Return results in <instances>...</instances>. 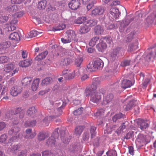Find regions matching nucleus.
<instances>
[{"label":"nucleus","mask_w":156,"mask_h":156,"mask_svg":"<svg viewBox=\"0 0 156 156\" xmlns=\"http://www.w3.org/2000/svg\"><path fill=\"white\" fill-rule=\"evenodd\" d=\"M60 133L61 136V139L63 141V142L65 144L68 143L69 142L70 140L68 138L66 139V138H65L66 137L63 136V134H64V132H61Z\"/></svg>","instance_id":"37998d69"},{"label":"nucleus","mask_w":156,"mask_h":156,"mask_svg":"<svg viewBox=\"0 0 156 156\" xmlns=\"http://www.w3.org/2000/svg\"><path fill=\"white\" fill-rule=\"evenodd\" d=\"M67 36L71 41L76 37V35L75 31L72 30H69L66 32Z\"/></svg>","instance_id":"6ab92c4d"},{"label":"nucleus","mask_w":156,"mask_h":156,"mask_svg":"<svg viewBox=\"0 0 156 156\" xmlns=\"http://www.w3.org/2000/svg\"><path fill=\"white\" fill-rule=\"evenodd\" d=\"M99 38L98 37H95L92 38L89 43L90 46L93 47L99 41Z\"/></svg>","instance_id":"473e14b6"},{"label":"nucleus","mask_w":156,"mask_h":156,"mask_svg":"<svg viewBox=\"0 0 156 156\" xmlns=\"http://www.w3.org/2000/svg\"><path fill=\"white\" fill-rule=\"evenodd\" d=\"M146 20L148 23H152L154 21L155 23L156 24V11L154 12L151 16H148Z\"/></svg>","instance_id":"dca6fc26"},{"label":"nucleus","mask_w":156,"mask_h":156,"mask_svg":"<svg viewBox=\"0 0 156 156\" xmlns=\"http://www.w3.org/2000/svg\"><path fill=\"white\" fill-rule=\"evenodd\" d=\"M52 79L50 77H47L42 81L41 84L43 86L47 85L50 83Z\"/></svg>","instance_id":"a19ab883"},{"label":"nucleus","mask_w":156,"mask_h":156,"mask_svg":"<svg viewBox=\"0 0 156 156\" xmlns=\"http://www.w3.org/2000/svg\"><path fill=\"white\" fill-rule=\"evenodd\" d=\"M56 139L53 136H51L47 140L46 143L48 145L52 146L55 145Z\"/></svg>","instance_id":"2f4dec72"},{"label":"nucleus","mask_w":156,"mask_h":156,"mask_svg":"<svg viewBox=\"0 0 156 156\" xmlns=\"http://www.w3.org/2000/svg\"><path fill=\"white\" fill-rule=\"evenodd\" d=\"M9 58L6 56H2L0 57V63H4L8 62Z\"/></svg>","instance_id":"49530a36"},{"label":"nucleus","mask_w":156,"mask_h":156,"mask_svg":"<svg viewBox=\"0 0 156 156\" xmlns=\"http://www.w3.org/2000/svg\"><path fill=\"white\" fill-rule=\"evenodd\" d=\"M132 85L131 81L127 79H124L121 81V86L122 88L125 89L129 87Z\"/></svg>","instance_id":"9d476101"},{"label":"nucleus","mask_w":156,"mask_h":156,"mask_svg":"<svg viewBox=\"0 0 156 156\" xmlns=\"http://www.w3.org/2000/svg\"><path fill=\"white\" fill-rule=\"evenodd\" d=\"M110 12L115 18L119 17L120 14L119 10L116 8H112L110 10Z\"/></svg>","instance_id":"f3484780"},{"label":"nucleus","mask_w":156,"mask_h":156,"mask_svg":"<svg viewBox=\"0 0 156 156\" xmlns=\"http://www.w3.org/2000/svg\"><path fill=\"white\" fill-rule=\"evenodd\" d=\"M94 33L96 35H101L102 34L104 31V29L100 25L96 26L94 29Z\"/></svg>","instance_id":"a211bd4d"},{"label":"nucleus","mask_w":156,"mask_h":156,"mask_svg":"<svg viewBox=\"0 0 156 156\" xmlns=\"http://www.w3.org/2000/svg\"><path fill=\"white\" fill-rule=\"evenodd\" d=\"M80 5V0H72L68 4L69 7L73 10H76Z\"/></svg>","instance_id":"423d86ee"},{"label":"nucleus","mask_w":156,"mask_h":156,"mask_svg":"<svg viewBox=\"0 0 156 156\" xmlns=\"http://www.w3.org/2000/svg\"><path fill=\"white\" fill-rule=\"evenodd\" d=\"M66 27V25L64 24H61L59 25L58 26L54 27L53 29V31H56L60 30H63Z\"/></svg>","instance_id":"79ce46f5"},{"label":"nucleus","mask_w":156,"mask_h":156,"mask_svg":"<svg viewBox=\"0 0 156 156\" xmlns=\"http://www.w3.org/2000/svg\"><path fill=\"white\" fill-rule=\"evenodd\" d=\"M48 119L51 121L53 120V119H52L51 120L50 118L49 119V116L48 117H45L42 122V123L44 126H47L48 125L49 123V121L48 120Z\"/></svg>","instance_id":"8fccbe9b"},{"label":"nucleus","mask_w":156,"mask_h":156,"mask_svg":"<svg viewBox=\"0 0 156 156\" xmlns=\"http://www.w3.org/2000/svg\"><path fill=\"white\" fill-rule=\"evenodd\" d=\"M48 54V52L47 51H45L37 56L35 58V59L38 61H40L45 58Z\"/></svg>","instance_id":"393cba45"},{"label":"nucleus","mask_w":156,"mask_h":156,"mask_svg":"<svg viewBox=\"0 0 156 156\" xmlns=\"http://www.w3.org/2000/svg\"><path fill=\"white\" fill-rule=\"evenodd\" d=\"M47 4V2L46 0H41L38 2L37 7L40 9H44Z\"/></svg>","instance_id":"bb28decb"},{"label":"nucleus","mask_w":156,"mask_h":156,"mask_svg":"<svg viewBox=\"0 0 156 156\" xmlns=\"http://www.w3.org/2000/svg\"><path fill=\"white\" fill-rule=\"evenodd\" d=\"M9 38L11 40L16 41L20 40L19 35L18 33L16 32L11 33L9 36Z\"/></svg>","instance_id":"b1692460"},{"label":"nucleus","mask_w":156,"mask_h":156,"mask_svg":"<svg viewBox=\"0 0 156 156\" xmlns=\"http://www.w3.org/2000/svg\"><path fill=\"white\" fill-rule=\"evenodd\" d=\"M79 74V71L78 70H74L72 73L69 74L67 76L65 77L66 80H70L73 79L76 75Z\"/></svg>","instance_id":"4be33fe9"},{"label":"nucleus","mask_w":156,"mask_h":156,"mask_svg":"<svg viewBox=\"0 0 156 156\" xmlns=\"http://www.w3.org/2000/svg\"><path fill=\"white\" fill-rule=\"evenodd\" d=\"M87 20V18L85 16H82L78 18L75 21L76 23L77 24H81L84 21Z\"/></svg>","instance_id":"ea45409f"},{"label":"nucleus","mask_w":156,"mask_h":156,"mask_svg":"<svg viewBox=\"0 0 156 156\" xmlns=\"http://www.w3.org/2000/svg\"><path fill=\"white\" fill-rule=\"evenodd\" d=\"M134 34V32L128 34L127 37V39L126 41L127 42H130L133 38V36Z\"/></svg>","instance_id":"4d7b16f0"},{"label":"nucleus","mask_w":156,"mask_h":156,"mask_svg":"<svg viewBox=\"0 0 156 156\" xmlns=\"http://www.w3.org/2000/svg\"><path fill=\"white\" fill-rule=\"evenodd\" d=\"M26 135L24 137L27 139H31L34 138L36 135V133L35 132H32V129H27L26 131Z\"/></svg>","instance_id":"6e6552de"},{"label":"nucleus","mask_w":156,"mask_h":156,"mask_svg":"<svg viewBox=\"0 0 156 156\" xmlns=\"http://www.w3.org/2000/svg\"><path fill=\"white\" fill-rule=\"evenodd\" d=\"M36 112V110L34 107H32L28 109L27 112V115L30 116H34Z\"/></svg>","instance_id":"72a5a7b5"},{"label":"nucleus","mask_w":156,"mask_h":156,"mask_svg":"<svg viewBox=\"0 0 156 156\" xmlns=\"http://www.w3.org/2000/svg\"><path fill=\"white\" fill-rule=\"evenodd\" d=\"M8 19V16H2L0 17V22L1 23H5L6 22Z\"/></svg>","instance_id":"680f3d73"},{"label":"nucleus","mask_w":156,"mask_h":156,"mask_svg":"<svg viewBox=\"0 0 156 156\" xmlns=\"http://www.w3.org/2000/svg\"><path fill=\"white\" fill-rule=\"evenodd\" d=\"M48 137V134L45 132H41L39 133L37 138L39 140L42 141Z\"/></svg>","instance_id":"c756f323"},{"label":"nucleus","mask_w":156,"mask_h":156,"mask_svg":"<svg viewBox=\"0 0 156 156\" xmlns=\"http://www.w3.org/2000/svg\"><path fill=\"white\" fill-rule=\"evenodd\" d=\"M19 114V118L22 119L23 118L24 114V112L23 110L21 108H17L15 110V112L13 115L14 117H16V115Z\"/></svg>","instance_id":"f8f14e48"},{"label":"nucleus","mask_w":156,"mask_h":156,"mask_svg":"<svg viewBox=\"0 0 156 156\" xmlns=\"http://www.w3.org/2000/svg\"><path fill=\"white\" fill-rule=\"evenodd\" d=\"M100 83V81L98 78H94L93 79L92 83L90 87H87L85 90V93L87 96L90 94L96 93L95 91L97 87H98Z\"/></svg>","instance_id":"f257e3e1"},{"label":"nucleus","mask_w":156,"mask_h":156,"mask_svg":"<svg viewBox=\"0 0 156 156\" xmlns=\"http://www.w3.org/2000/svg\"><path fill=\"white\" fill-rule=\"evenodd\" d=\"M113 98V94H111L105 96L103 98V103L104 105H106L109 103L112 100Z\"/></svg>","instance_id":"ddd939ff"},{"label":"nucleus","mask_w":156,"mask_h":156,"mask_svg":"<svg viewBox=\"0 0 156 156\" xmlns=\"http://www.w3.org/2000/svg\"><path fill=\"white\" fill-rule=\"evenodd\" d=\"M104 10L102 8L100 7H98L92 10V15L93 16H96L98 15H101L103 13Z\"/></svg>","instance_id":"4468645a"},{"label":"nucleus","mask_w":156,"mask_h":156,"mask_svg":"<svg viewBox=\"0 0 156 156\" xmlns=\"http://www.w3.org/2000/svg\"><path fill=\"white\" fill-rule=\"evenodd\" d=\"M71 71V70L68 69H66L63 71L62 72V76H64L65 78L66 76H67L68 74V73Z\"/></svg>","instance_id":"338daca9"},{"label":"nucleus","mask_w":156,"mask_h":156,"mask_svg":"<svg viewBox=\"0 0 156 156\" xmlns=\"http://www.w3.org/2000/svg\"><path fill=\"white\" fill-rule=\"evenodd\" d=\"M107 156H117V154L115 150H111L108 151L106 153Z\"/></svg>","instance_id":"09e8293b"},{"label":"nucleus","mask_w":156,"mask_h":156,"mask_svg":"<svg viewBox=\"0 0 156 156\" xmlns=\"http://www.w3.org/2000/svg\"><path fill=\"white\" fill-rule=\"evenodd\" d=\"M121 49L120 48H117L113 49L110 54L109 59L112 61H114L117 57V55L121 52Z\"/></svg>","instance_id":"0eeeda50"},{"label":"nucleus","mask_w":156,"mask_h":156,"mask_svg":"<svg viewBox=\"0 0 156 156\" xmlns=\"http://www.w3.org/2000/svg\"><path fill=\"white\" fill-rule=\"evenodd\" d=\"M15 68V65L12 63H10L6 65L4 70L6 72L9 73L14 69Z\"/></svg>","instance_id":"c85d7f7f"},{"label":"nucleus","mask_w":156,"mask_h":156,"mask_svg":"<svg viewBox=\"0 0 156 156\" xmlns=\"http://www.w3.org/2000/svg\"><path fill=\"white\" fill-rule=\"evenodd\" d=\"M83 129V126H81L76 127L75 130V133L76 136H80L81 134Z\"/></svg>","instance_id":"e433bc0d"},{"label":"nucleus","mask_w":156,"mask_h":156,"mask_svg":"<svg viewBox=\"0 0 156 156\" xmlns=\"http://www.w3.org/2000/svg\"><path fill=\"white\" fill-rule=\"evenodd\" d=\"M32 79L31 78H25L22 81L23 85L24 86H28L30 85Z\"/></svg>","instance_id":"f704fd0d"},{"label":"nucleus","mask_w":156,"mask_h":156,"mask_svg":"<svg viewBox=\"0 0 156 156\" xmlns=\"http://www.w3.org/2000/svg\"><path fill=\"white\" fill-rule=\"evenodd\" d=\"M40 34V32L36 30H33L30 32L29 36L30 38H32L37 36Z\"/></svg>","instance_id":"c03bdc74"},{"label":"nucleus","mask_w":156,"mask_h":156,"mask_svg":"<svg viewBox=\"0 0 156 156\" xmlns=\"http://www.w3.org/2000/svg\"><path fill=\"white\" fill-rule=\"evenodd\" d=\"M128 148L129 154L132 155H133L134 154L133 147L132 146H129L128 147Z\"/></svg>","instance_id":"69168bd1"},{"label":"nucleus","mask_w":156,"mask_h":156,"mask_svg":"<svg viewBox=\"0 0 156 156\" xmlns=\"http://www.w3.org/2000/svg\"><path fill=\"white\" fill-rule=\"evenodd\" d=\"M96 129V127L94 126H92L91 127L90 133L91 134V137L92 138L94 137L96 134V132L95 131Z\"/></svg>","instance_id":"603ef678"},{"label":"nucleus","mask_w":156,"mask_h":156,"mask_svg":"<svg viewBox=\"0 0 156 156\" xmlns=\"http://www.w3.org/2000/svg\"><path fill=\"white\" fill-rule=\"evenodd\" d=\"M83 59L81 58H76L75 61V64L76 66L79 67L83 62Z\"/></svg>","instance_id":"3c124183"},{"label":"nucleus","mask_w":156,"mask_h":156,"mask_svg":"<svg viewBox=\"0 0 156 156\" xmlns=\"http://www.w3.org/2000/svg\"><path fill=\"white\" fill-rule=\"evenodd\" d=\"M90 30V27H88L85 24L81 27L80 32L81 34H84L87 33Z\"/></svg>","instance_id":"cd10ccee"},{"label":"nucleus","mask_w":156,"mask_h":156,"mask_svg":"<svg viewBox=\"0 0 156 156\" xmlns=\"http://www.w3.org/2000/svg\"><path fill=\"white\" fill-rule=\"evenodd\" d=\"M61 40L62 42L64 44L70 43L72 41L70 39L68 38L67 36L64 38H62Z\"/></svg>","instance_id":"5fc2aeb1"},{"label":"nucleus","mask_w":156,"mask_h":156,"mask_svg":"<svg viewBox=\"0 0 156 156\" xmlns=\"http://www.w3.org/2000/svg\"><path fill=\"white\" fill-rule=\"evenodd\" d=\"M130 63V60H125L122 62L121 65L122 66H129Z\"/></svg>","instance_id":"0e129e2a"},{"label":"nucleus","mask_w":156,"mask_h":156,"mask_svg":"<svg viewBox=\"0 0 156 156\" xmlns=\"http://www.w3.org/2000/svg\"><path fill=\"white\" fill-rule=\"evenodd\" d=\"M7 10L9 12H16L18 10V6L16 5H10L7 7Z\"/></svg>","instance_id":"7c9ffc66"},{"label":"nucleus","mask_w":156,"mask_h":156,"mask_svg":"<svg viewBox=\"0 0 156 156\" xmlns=\"http://www.w3.org/2000/svg\"><path fill=\"white\" fill-rule=\"evenodd\" d=\"M25 0H11V3L12 4H20Z\"/></svg>","instance_id":"e2e57ef3"},{"label":"nucleus","mask_w":156,"mask_h":156,"mask_svg":"<svg viewBox=\"0 0 156 156\" xmlns=\"http://www.w3.org/2000/svg\"><path fill=\"white\" fill-rule=\"evenodd\" d=\"M96 3V1H93V2H91V3L89 4L87 6V9L88 10H90L92 7L93 6L94 4V3Z\"/></svg>","instance_id":"774afa93"},{"label":"nucleus","mask_w":156,"mask_h":156,"mask_svg":"<svg viewBox=\"0 0 156 156\" xmlns=\"http://www.w3.org/2000/svg\"><path fill=\"white\" fill-rule=\"evenodd\" d=\"M20 130V129L18 127H14L12 128L9 131V133L10 135L16 134Z\"/></svg>","instance_id":"4c0bfd02"},{"label":"nucleus","mask_w":156,"mask_h":156,"mask_svg":"<svg viewBox=\"0 0 156 156\" xmlns=\"http://www.w3.org/2000/svg\"><path fill=\"white\" fill-rule=\"evenodd\" d=\"M138 101L136 100H133L129 102L128 103L126 106L125 109L126 111L129 110L133 107L134 105L137 103Z\"/></svg>","instance_id":"5701e85b"},{"label":"nucleus","mask_w":156,"mask_h":156,"mask_svg":"<svg viewBox=\"0 0 156 156\" xmlns=\"http://www.w3.org/2000/svg\"><path fill=\"white\" fill-rule=\"evenodd\" d=\"M97 22V21L95 20H90L87 21L86 22V24L88 27H92L96 25Z\"/></svg>","instance_id":"58836bf2"},{"label":"nucleus","mask_w":156,"mask_h":156,"mask_svg":"<svg viewBox=\"0 0 156 156\" xmlns=\"http://www.w3.org/2000/svg\"><path fill=\"white\" fill-rule=\"evenodd\" d=\"M104 63L102 60L100 58H97L94 61L93 67L95 69H98L103 67Z\"/></svg>","instance_id":"1a4fd4ad"},{"label":"nucleus","mask_w":156,"mask_h":156,"mask_svg":"<svg viewBox=\"0 0 156 156\" xmlns=\"http://www.w3.org/2000/svg\"><path fill=\"white\" fill-rule=\"evenodd\" d=\"M83 108L81 107L75 110L74 112V114L76 115H79L81 114L83 111Z\"/></svg>","instance_id":"864d4df0"},{"label":"nucleus","mask_w":156,"mask_h":156,"mask_svg":"<svg viewBox=\"0 0 156 156\" xmlns=\"http://www.w3.org/2000/svg\"><path fill=\"white\" fill-rule=\"evenodd\" d=\"M138 125L140 126V129L142 130L146 129L149 126V124L147 120H140L138 123Z\"/></svg>","instance_id":"9b49d317"},{"label":"nucleus","mask_w":156,"mask_h":156,"mask_svg":"<svg viewBox=\"0 0 156 156\" xmlns=\"http://www.w3.org/2000/svg\"><path fill=\"white\" fill-rule=\"evenodd\" d=\"M58 129H59L58 128H56L55 130L54 131L53 133L51 136H53L56 139L58 138L59 136L58 132Z\"/></svg>","instance_id":"13d9d810"},{"label":"nucleus","mask_w":156,"mask_h":156,"mask_svg":"<svg viewBox=\"0 0 156 156\" xmlns=\"http://www.w3.org/2000/svg\"><path fill=\"white\" fill-rule=\"evenodd\" d=\"M138 43L137 41H136L133 43L129 45L128 48V50L130 51H132L137 48Z\"/></svg>","instance_id":"a878e982"},{"label":"nucleus","mask_w":156,"mask_h":156,"mask_svg":"<svg viewBox=\"0 0 156 156\" xmlns=\"http://www.w3.org/2000/svg\"><path fill=\"white\" fill-rule=\"evenodd\" d=\"M125 123H122L121 126L115 131V132L118 135L121 133L122 131H123V129L126 128V126L125 125Z\"/></svg>","instance_id":"de8ad7c7"},{"label":"nucleus","mask_w":156,"mask_h":156,"mask_svg":"<svg viewBox=\"0 0 156 156\" xmlns=\"http://www.w3.org/2000/svg\"><path fill=\"white\" fill-rule=\"evenodd\" d=\"M95 68L93 67V64L89 63L87 66V71L91 72L93 71Z\"/></svg>","instance_id":"052dcab7"},{"label":"nucleus","mask_w":156,"mask_h":156,"mask_svg":"<svg viewBox=\"0 0 156 156\" xmlns=\"http://www.w3.org/2000/svg\"><path fill=\"white\" fill-rule=\"evenodd\" d=\"M32 62V60L31 59H28L21 61L19 63V65L22 67H25L29 66Z\"/></svg>","instance_id":"2eb2a0df"},{"label":"nucleus","mask_w":156,"mask_h":156,"mask_svg":"<svg viewBox=\"0 0 156 156\" xmlns=\"http://www.w3.org/2000/svg\"><path fill=\"white\" fill-rule=\"evenodd\" d=\"M40 80L39 78H36L34 80L31 85V88L33 91H36L37 90L38 87Z\"/></svg>","instance_id":"aec40b11"},{"label":"nucleus","mask_w":156,"mask_h":156,"mask_svg":"<svg viewBox=\"0 0 156 156\" xmlns=\"http://www.w3.org/2000/svg\"><path fill=\"white\" fill-rule=\"evenodd\" d=\"M22 91V88L21 87L17 85H15L11 87L10 93L12 96H16L20 94Z\"/></svg>","instance_id":"20e7f679"},{"label":"nucleus","mask_w":156,"mask_h":156,"mask_svg":"<svg viewBox=\"0 0 156 156\" xmlns=\"http://www.w3.org/2000/svg\"><path fill=\"white\" fill-rule=\"evenodd\" d=\"M22 147V146L20 144H17L14 145L12 147L11 151L14 152L20 150Z\"/></svg>","instance_id":"a18cd8bd"},{"label":"nucleus","mask_w":156,"mask_h":156,"mask_svg":"<svg viewBox=\"0 0 156 156\" xmlns=\"http://www.w3.org/2000/svg\"><path fill=\"white\" fill-rule=\"evenodd\" d=\"M11 45L10 42L6 41L0 44V51H3L9 48Z\"/></svg>","instance_id":"412c9836"},{"label":"nucleus","mask_w":156,"mask_h":156,"mask_svg":"<svg viewBox=\"0 0 156 156\" xmlns=\"http://www.w3.org/2000/svg\"><path fill=\"white\" fill-rule=\"evenodd\" d=\"M42 156H53V154L51 151H46L42 153Z\"/></svg>","instance_id":"bf43d9fd"},{"label":"nucleus","mask_w":156,"mask_h":156,"mask_svg":"<svg viewBox=\"0 0 156 156\" xmlns=\"http://www.w3.org/2000/svg\"><path fill=\"white\" fill-rule=\"evenodd\" d=\"M62 107L61 106L56 109H52V110H50L49 112L52 115L49 116V118H50L52 120L58 117L62 114Z\"/></svg>","instance_id":"7ed1b4c3"},{"label":"nucleus","mask_w":156,"mask_h":156,"mask_svg":"<svg viewBox=\"0 0 156 156\" xmlns=\"http://www.w3.org/2000/svg\"><path fill=\"white\" fill-rule=\"evenodd\" d=\"M24 14L23 11H21L15 13L14 16V18H20L22 17Z\"/></svg>","instance_id":"6e6d98bb"},{"label":"nucleus","mask_w":156,"mask_h":156,"mask_svg":"<svg viewBox=\"0 0 156 156\" xmlns=\"http://www.w3.org/2000/svg\"><path fill=\"white\" fill-rule=\"evenodd\" d=\"M72 61L70 58H66L62 60L61 61V64L63 66H68L71 63Z\"/></svg>","instance_id":"c9c22d12"},{"label":"nucleus","mask_w":156,"mask_h":156,"mask_svg":"<svg viewBox=\"0 0 156 156\" xmlns=\"http://www.w3.org/2000/svg\"><path fill=\"white\" fill-rule=\"evenodd\" d=\"M111 40L110 38L108 37H105L99 40V42L97 45L96 48L100 52H102L107 47L106 43L110 44L111 43Z\"/></svg>","instance_id":"f03ea898"},{"label":"nucleus","mask_w":156,"mask_h":156,"mask_svg":"<svg viewBox=\"0 0 156 156\" xmlns=\"http://www.w3.org/2000/svg\"><path fill=\"white\" fill-rule=\"evenodd\" d=\"M90 101L94 103H97L99 102L101 99V95L100 93L96 92L90 94Z\"/></svg>","instance_id":"39448f33"}]
</instances>
